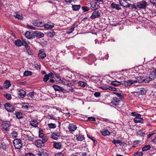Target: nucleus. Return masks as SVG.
<instances>
[{"mask_svg": "<svg viewBox=\"0 0 156 156\" xmlns=\"http://www.w3.org/2000/svg\"><path fill=\"white\" fill-rule=\"evenodd\" d=\"M53 146L54 148L56 149H60L62 148V145L61 142H54Z\"/></svg>", "mask_w": 156, "mask_h": 156, "instance_id": "obj_12", "label": "nucleus"}, {"mask_svg": "<svg viewBox=\"0 0 156 156\" xmlns=\"http://www.w3.org/2000/svg\"><path fill=\"white\" fill-rule=\"evenodd\" d=\"M84 12H87L89 10V8L87 7L83 6L82 7Z\"/></svg>", "mask_w": 156, "mask_h": 156, "instance_id": "obj_52", "label": "nucleus"}, {"mask_svg": "<svg viewBox=\"0 0 156 156\" xmlns=\"http://www.w3.org/2000/svg\"><path fill=\"white\" fill-rule=\"evenodd\" d=\"M135 80H133L134 81V83H135L138 82L139 83H141L144 81H146V79H145V78L143 77L142 76H138L136 78Z\"/></svg>", "mask_w": 156, "mask_h": 156, "instance_id": "obj_6", "label": "nucleus"}, {"mask_svg": "<svg viewBox=\"0 0 156 156\" xmlns=\"http://www.w3.org/2000/svg\"><path fill=\"white\" fill-rule=\"evenodd\" d=\"M34 34L35 36H36L38 38L42 37L44 36V34L40 31H35L34 32Z\"/></svg>", "mask_w": 156, "mask_h": 156, "instance_id": "obj_20", "label": "nucleus"}, {"mask_svg": "<svg viewBox=\"0 0 156 156\" xmlns=\"http://www.w3.org/2000/svg\"><path fill=\"white\" fill-rule=\"evenodd\" d=\"M11 134L13 138H16L17 136V133L15 131H13L12 132Z\"/></svg>", "mask_w": 156, "mask_h": 156, "instance_id": "obj_50", "label": "nucleus"}, {"mask_svg": "<svg viewBox=\"0 0 156 156\" xmlns=\"http://www.w3.org/2000/svg\"><path fill=\"white\" fill-rule=\"evenodd\" d=\"M44 136V134L43 133V130L41 129H39V136L40 137H43Z\"/></svg>", "mask_w": 156, "mask_h": 156, "instance_id": "obj_47", "label": "nucleus"}, {"mask_svg": "<svg viewBox=\"0 0 156 156\" xmlns=\"http://www.w3.org/2000/svg\"><path fill=\"white\" fill-rule=\"evenodd\" d=\"M52 87L55 91H58L63 92L65 90L64 88L57 85H53Z\"/></svg>", "mask_w": 156, "mask_h": 156, "instance_id": "obj_19", "label": "nucleus"}, {"mask_svg": "<svg viewBox=\"0 0 156 156\" xmlns=\"http://www.w3.org/2000/svg\"><path fill=\"white\" fill-rule=\"evenodd\" d=\"M34 93L33 92L29 93L27 95L28 98L29 99H34Z\"/></svg>", "mask_w": 156, "mask_h": 156, "instance_id": "obj_29", "label": "nucleus"}, {"mask_svg": "<svg viewBox=\"0 0 156 156\" xmlns=\"http://www.w3.org/2000/svg\"><path fill=\"white\" fill-rule=\"evenodd\" d=\"M136 92L138 93V94L143 95L145 93V90H144L143 89H140L139 90V91Z\"/></svg>", "mask_w": 156, "mask_h": 156, "instance_id": "obj_42", "label": "nucleus"}, {"mask_svg": "<svg viewBox=\"0 0 156 156\" xmlns=\"http://www.w3.org/2000/svg\"><path fill=\"white\" fill-rule=\"evenodd\" d=\"M38 56L39 58L43 59L46 57V55L45 52L43 50L41 49L39 52Z\"/></svg>", "mask_w": 156, "mask_h": 156, "instance_id": "obj_13", "label": "nucleus"}, {"mask_svg": "<svg viewBox=\"0 0 156 156\" xmlns=\"http://www.w3.org/2000/svg\"><path fill=\"white\" fill-rule=\"evenodd\" d=\"M150 146L149 145H148L143 147L142 149V150L143 151H145L150 149Z\"/></svg>", "mask_w": 156, "mask_h": 156, "instance_id": "obj_43", "label": "nucleus"}, {"mask_svg": "<svg viewBox=\"0 0 156 156\" xmlns=\"http://www.w3.org/2000/svg\"><path fill=\"white\" fill-rule=\"evenodd\" d=\"M113 93L116 94L120 100H122L123 99L124 96L122 94L117 92H114Z\"/></svg>", "mask_w": 156, "mask_h": 156, "instance_id": "obj_34", "label": "nucleus"}, {"mask_svg": "<svg viewBox=\"0 0 156 156\" xmlns=\"http://www.w3.org/2000/svg\"><path fill=\"white\" fill-rule=\"evenodd\" d=\"M120 102V100L116 97H114L112 101V103L115 105H119Z\"/></svg>", "mask_w": 156, "mask_h": 156, "instance_id": "obj_14", "label": "nucleus"}, {"mask_svg": "<svg viewBox=\"0 0 156 156\" xmlns=\"http://www.w3.org/2000/svg\"><path fill=\"white\" fill-rule=\"evenodd\" d=\"M25 156H35V155L32 153H29L26 154Z\"/></svg>", "mask_w": 156, "mask_h": 156, "instance_id": "obj_62", "label": "nucleus"}, {"mask_svg": "<svg viewBox=\"0 0 156 156\" xmlns=\"http://www.w3.org/2000/svg\"><path fill=\"white\" fill-rule=\"evenodd\" d=\"M25 36L29 39H32L35 37V35L32 32L27 31L25 33Z\"/></svg>", "mask_w": 156, "mask_h": 156, "instance_id": "obj_9", "label": "nucleus"}, {"mask_svg": "<svg viewBox=\"0 0 156 156\" xmlns=\"http://www.w3.org/2000/svg\"><path fill=\"white\" fill-rule=\"evenodd\" d=\"M34 26L38 27H41L43 26V23L39 20H36L34 23Z\"/></svg>", "mask_w": 156, "mask_h": 156, "instance_id": "obj_24", "label": "nucleus"}, {"mask_svg": "<svg viewBox=\"0 0 156 156\" xmlns=\"http://www.w3.org/2000/svg\"><path fill=\"white\" fill-rule=\"evenodd\" d=\"M112 85L115 86H118L121 85V83L120 82L117 81H113L111 83Z\"/></svg>", "mask_w": 156, "mask_h": 156, "instance_id": "obj_38", "label": "nucleus"}, {"mask_svg": "<svg viewBox=\"0 0 156 156\" xmlns=\"http://www.w3.org/2000/svg\"><path fill=\"white\" fill-rule=\"evenodd\" d=\"M78 84L79 86L83 87H85L87 85L86 83L82 81H80L78 82Z\"/></svg>", "mask_w": 156, "mask_h": 156, "instance_id": "obj_30", "label": "nucleus"}, {"mask_svg": "<svg viewBox=\"0 0 156 156\" xmlns=\"http://www.w3.org/2000/svg\"><path fill=\"white\" fill-rule=\"evenodd\" d=\"M57 75H58V76H57V78H55L56 80L60 83L63 82V80H61L60 76L58 74H57Z\"/></svg>", "mask_w": 156, "mask_h": 156, "instance_id": "obj_46", "label": "nucleus"}, {"mask_svg": "<svg viewBox=\"0 0 156 156\" xmlns=\"http://www.w3.org/2000/svg\"><path fill=\"white\" fill-rule=\"evenodd\" d=\"M78 26L77 24L76 23H74L71 26V28L73 30V31L74 30V29L76 27Z\"/></svg>", "mask_w": 156, "mask_h": 156, "instance_id": "obj_53", "label": "nucleus"}, {"mask_svg": "<svg viewBox=\"0 0 156 156\" xmlns=\"http://www.w3.org/2000/svg\"><path fill=\"white\" fill-rule=\"evenodd\" d=\"M73 31V30L71 28H70L67 30L66 33L68 34H70L72 33Z\"/></svg>", "mask_w": 156, "mask_h": 156, "instance_id": "obj_57", "label": "nucleus"}, {"mask_svg": "<svg viewBox=\"0 0 156 156\" xmlns=\"http://www.w3.org/2000/svg\"><path fill=\"white\" fill-rule=\"evenodd\" d=\"M9 122L5 121L2 123V127L6 131H8L10 129V125Z\"/></svg>", "mask_w": 156, "mask_h": 156, "instance_id": "obj_7", "label": "nucleus"}, {"mask_svg": "<svg viewBox=\"0 0 156 156\" xmlns=\"http://www.w3.org/2000/svg\"><path fill=\"white\" fill-rule=\"evenodd\" d=\"M32 75V72L30 71H26L23 73L24 76H25L31 75Z\"/></svg>", "mask_w": 156, "mask_h": 156, "instance_id": "obj_37", "label": "nucleus"}, {"mask_svg": "<svg viewBox=\"0 0 156 156\" xmlns=\"http://www.w3.org/2000/svg\"><path fill=\"white\" fill-rule=\"evenodd\" d=\"M17 94L18 97L21 98H23L26 94L25 91L21 89L17 90Z\"/></svg>", "mask_w": 156, "mask_h": 156, "instance_id": "obj_11", "label": "nucleus"}, {"mask_svg": "<svg viewBox=\"0 0 156 156\" xmlns=\"http://www.w3.org/2000/svg\"><path fill=\"white\" fill-rule=\"evenodd\" d=\"M100 15L101 13L99 11L95 10L93 12L90 18L92 19L98 18L100 17Z\"/></svg>", "mask_w": 156, "mask_h": 156, "instance_id": "obj_8", "label": "nucleus"}, {"mask_svg": "<svg viewBox=\"0 0 156 156\" xmlns=\"http://www.w3.org/2000/svg\"><path fill=\"white\" fill-rule=\"evenodd\" d=\"M141 116H138L137 117H136L134 119V122L136 123H143L144 122L143 119L141 117Z\"/></svg>", "mask_w": 156, "mask_h": 156, "instance_id": "obj_16", "label": "nucleus"}, {"mask_svg": "<svg viewBox=\"0 0 156 156\" xmlns=\"http://www.w3.org/2000/svg\"><path fill=\"white\" fill-rule=\"evenodd\" d=\"M131 114L132 115L136 116V117H137V116L139 115V116H141V115L140 114H138L135 112H132L131 113Z\"/></svg>", "mask_w": 156, "mask_h": 156, "instance_id": "obj_56", "label": "nucleus"}, {"mask_svg": "<svg viewBox=\"0 0 156 156\" xmlns=\"http://www.w3.org/2000/svg\"><path fill=\"white\" fill-rule=\"evenodd\" d=\"M134 83V81L132 80H127L124 82V84L126 87L130 86Z\"/></svg>", "mask_w": 156, "mask_h": 156, "instance_id": "obj_17", "label": "nucleus"}, {"mask_svg": "<svg viewBox=\"0 0 156 156\" xmlns=\"http://www.w3.org/2000/svg\"><path fill=\"white\" fill-rule=\"evenodd\" d=\"M143 154V153L142 151L137 152L135 154V156H142Z\"/></svg>", "mask_w": 156, "mask_h": 156, "instance_id": "obj_49", "label": "nucleus"}, {"mask_svg": "<svg viewBox=\"0 0 156 156\" xmlns=\"http://www.w3.org/2000/svg\"><path fill=\"white\" fill-rule=\"evenodd\" d=\"M77 129V126L76 125H74L73 124H70L68 127L69 130L71 132H74Z\"/></svg>", "mask_w": 156, "mask_h": 156, "instance_id": "obj_18", "label": "nucleus"}, {"mask_svg": "<svg viewBox=\"0 0 156 156\" xmlns=\"http://www.w3.org/2000/svg\"><path fill=\"white\" fill-rule=\"evenodd\" d=\"M14 16L18 20H21L23 18L22 16L19 14L18 12H15L14 14Z\"/></svg>", "mask_w": 156, "mask_h": 156, "instance_id": "obj_31", "label": "nucleus"}, {"mask_svg": "<svg viewBox=\"0 0 156 156\" xmlns=\"http://www.w3.org/2000/svg\"><path fill=\"white\" fill-rule=\"evenodd\" d=\"M48 77H50V78H52L54 77V74L52 73H50L48 75Z\"/></svg>", "mask_w": 156, "mask_h": 156, "instance_id": "obj_59", "label": "nucleus"}, {"mask_svg": "<svg viewBox=\"0 0 156 156\" xmlns=\"http://www.w3.org/2000/svg\"><path fill=\"white\" fill-rule=\"evenodd\" d=\"M147 3L144 1L139 2L137 3V6L138 8L141 9L145 8L147 5Z\"/></svg>", "mask_w": 156, "mask_h": 156, "instance_id": "obj_10", "label": "nucleus"}, {"mask_svg": "<svg viewBox=\"0 0 156 156\" xmlns=\"http://www.w3.org/2000/svg\"><path fill=\"white\" fill-rule=\"evenodd\" d=\"M87 120L90 121H95V118L92 117H89L87 118Z\"/></svg>", "mask_w": 156, "mask_h": 156, "instance_id": "obj_55", "label": "nucleus"}, {"mask_svg": "<svg viewBox=\"0 0 156 156\" xmlns=\"http://www.w3.org/2000/svg\"><path fill=\"white\" fill-rule=\"evenodd\" d=\"M51 137L54 139L57 140L58 139V137L60 136V133H53L51 135Z\"/></svg>", "mask_w": 156, "mask_h": 156, "instance_id": "obj_22", "label": "nucleus"}, {"mask_svg": "<svg viewBox=\"0 0 156 156\" xmlns=\"http://www.w3.org/2000/svg\"><path fill=\"white\" fill-rule=\"evenodd\" d=\"M46 142V140H38L35 141V144L37 147H41L44 146V143Z\"/></svg>", "mask_w": 156, "mask_h": 156, "instance_id": "obj_3", "label": "nucleus"}, {"mask_svg": "<svg viewBox=\"0 0 156 156\" xmlns=\"http://www.w3.org/2000/svg\"><path fill=\"white\" fill-rule=\"evenodd\" d=\"M48 127L51 129H54L56 127V125L54 123H49L48 124Z\"/></svg>", "mask_w": 156, "mask_h": 156, "instance_id": "obj_44", "label": "nucleus"}, {"mask_svg": "<svg viewBox=\"0 0 156 156\" xmlns=\"http://www.w3.org/2000/svg\"><path fill=\"white\" fill-rule=\"evenodd\" d=\"M150 1L152 4L156 5V0H150Z\"/></svg>", "mask_w": 156, "mask_h": 156, "instance_id": "obj_63", "label": "nucleus"}, {"mask_svg": "<svg viewBox=\"0 0 156 156\" xmlns=\"http://www.w3.org/2000/svg\"><path fill=\"white\" fill-rule=\"evenodd\" d=\"M13 144L15 148L16 149H20L21 148L23 144L21 140L16 139L13 142Z\"/></svg>", "mask_w": 156, "mask_h": 156, "instance_id": "obj_1", "label": "nucleus"}, {"mask_svg": "<svg viewBox=\"0 0 156 156\" xmlns=\"http://www.w3.org/2000/svg\"><path fill=\"white\" fill-rule=\"evenodd\" d=\"M25 47V48H26V49L28 51L30 49V47L28 45V44L26 41H24V43H23V45Z\"/></svg>", "mask_w": 156, "mask_h": 156, "instance_id": "obj_45", "label": "nucleus"}, {"mask_svg": "<svg viewBox=\"0 0 156 156\" xmlns=\"http://www.w3.org/2000/svg\"><path fill=\"white\" fill-rule=\"evenodd\" d=\"M156 78V69L151 72L148 76L147 77L146 81L149 82Z\"/></svg>", "mask_w": 156, "mask_h": 156, "instance_id": "obj_2", "label": "nucleus"}, {"mask_svg": "<svg viewBox=\"0 0 156 156\" xmlns=\"http://www.w3.org/2000/svg\"><path fill=\"white\" fill-rule=\"evenodd\" d=\"M55 33L52 30L49 31L47 33L48 36L51 37H53L55 35Z\"/></svg>", "mask_w": 156, "mask_h": 156, "instance_id": "obj_33", "label": "nucleus"}, {"mask_svg": "<svg viewBox=\"0 0 156 156\" xmlns=\"http://www.w3.org/2000/svg\"><path fill=\"white\" fill-rule=\"evenodd\" d=\"M49 79V77L48 74L45 75L43 78V81L44 82H46Z\"/></svg>", "mask_w": 156, "mask_h": 156, "instance_id": "obj_48", "label": "nucleus"}, {"mask_svg": "<svg viewBox=\"0 0 156 156\" xmlns=\"http://www.w3.org/2000/svg\"><path fill=\"white\" fill-rule=\"evenodd\" d=\"M4 106L6 110L8 112H12L14 110V106L9 103H5Z\"/></svg>", "mask_w": 156, "mask_h": 156, "instance_id": "obj_4", "label": "nucleus"}, {"mask_svg": "<svg viewBox=\"0 0 156 156\" xmlns=\"http://www.w3.org/2000/svg\"><path fill=\"white\" fill-rule=\"evenodd\" d=\"M94 95L96 97H100L101 94L100 92H96L94 93Z\"/></svg>", "mask_w": 156, "mask_h": 156, "instance_id": "obj_58", "label": "nucleus"}, {"mask_svg": "<svg viewBox=\"0 0 156 156\" xmlns=\"http://www.w3.org/2000/svg\"><path fill=\"white\" fill-rule=\"evenodd\" d=\"M108 89L110 90H112L113 91H115L116 90V88L112 87L109 86L108 87Z\"/></svg>", "mask_w": 156, "mask_h": 156, "instance_id": "obj_54", "label": "nucleus"}, {"mask_svg": "<svg viewBox=\"0 0 156 156\" xmlns=\"http://www.w3.org/2000/svg\"><path fill=\"white\" fill-rule=\"evenodd\" d=\"M102 134L104 136L109 135H110V132L106 129H103L102 130L101 132Z\"/></svg>", "mask_w": 156, "mask_h": 156, "instance_id": "obj_28", "label": "nucleus"}, {"mask_svg": "<svg viewBox=\"0 0 156 156\" xmlns=\"http://www.w3.org/2000/svg\"><path fill=\"white\" fill-rule=\"evenodd\" d=\"M4 96L7 99L10 100L12 98L11 95L8 93H5L4 94Z\"/></svg>", "mask_w": 156, "mask_h": 156, "instance_id": "obj_41", "label": "nucleus"}, {"mask_svg": "<svg viewBox=\"0 0 156 156\" xmlns=\"http://www.w3.org/2000/svg\"><path fill=\"white\" fill-rule=\"evenodd\" d=\"M55 156H63V154L62 152L58 153L55 154Z\"/></svg>", "mask_w": 156, "mask_h": 156, "instance_id": "obj_61", "label": "nucleus"}, {"mask_svg": "<svg viewBox=\"0 0 156 156\" xmlns=\"http://www.w3.org/2000/svg\"><path fill=\"white\" fill-rule=\"evenodd\" d=\"M37 154L38 156H47V154L44 151L43 149H41L38 151Z\"/></svg>", "mask_w": 156, "mask_h": 156, "instance_id": "obj_23", "label": "nucleus"}, {"mask_svg": "<svg viewBox=\"0 0 156 156\" xmlns=\"http://www.w3.org/2000/svg\"><path fill=\"white\" fill-rule=\"evenodd\" d=\"M48 119H52V120H56V118L53 115H49L48 116Z\"/></svg>", "mask_w": 156, "mask_h": 156, "instance_id": "obj_51", "label": "nucleus"}, {"mask_svg": "<svg viewBox=\"0 0 156 156\" xmlns=\"http://www.w3.org/2000/svg\"><path fill=\"white\" fill-rule=\"evenodd\" d=\"M15 114L16 117L19 119H20L23 118L22 114L20 112H16Z\"/></svg>", "mask_w": 156, "mask_h": 156, "instance_id": "obj_35", "label": "nucleus"}, {"mask_svg": "<svg viewBox=\"0 0 156 156\" xmlns=\"http://www.w3.org/2000/svg\"><path fill=\"white\" fill-rule=\"evenodd\" d=\"M72 8L73 10L74 11H77L80 8V5H72Z\"/></svg>", "mask_w": 156, "mask_h": 156, "instance_id": "obj_32", "label": "nucleus"}, {"mask_svg": "<svg viewBox=\"0 0 156 156\" xmlns=\"http://www.w3.org/2000/svg\"><path fill=\"white\" fill-rule=\"evenodd\" d=\"M28 27L29 28L32 30H35V27H34L33 26L28 25Z\"/></svg>", "mask_w": 156, "mask_h": 156, "instance_id": "obj_64", "label": "nucleus"}, {"mask_svg": "<svg viewBox=\"0 0 156 156\" xmlns=\"http://www.w3.org/2000/svg\"><path fill=\"white\" fill-rule=\"evenodd\" d=\"M89 4L90 5V9L92 10H94L97 9L98 8V5L97 2L94 1H91Z\"/></svg>", "mask_w": 156, "mask_h": 156, "instance_id": "obj_5", "label": "nucleus"}, {"mask_svg": "<svg viewBox=\"0 0 156 156\" xmlns=\"http://www.w3.org/2000/svg\"><path fill=\"white\" fill-rule=\"evenodd\" d=\"M30 125L34 127H36L37 126L38 122L36 120L33 119L30 121Z\"/></svg>", "mask_w": 156, "mask_h": 156, "instance_id": "obj_21", "label": "nucleus"}, {"mask_svg": "<svg viewBox=\"0 0 156 156\" xmlns=\"http://www.w3.org/2000/svg\"><path fill=\"white\" fill-rule=\"evenodd\" d=\"M26 41L25 40L22 39V41L20 40H18L15 42V44L16 45L18 46H20L21 45H23L24 41Z\"/></svg>", "mask_w": 156, "mask_h": 156, "instance_id": "obj_25", "label": "nucleus"}, {"mask_svg": "<svg viewBox=\"0 0 156 156\" xmlns=\"http://www.w3.org/2000/svg\"><path fill=\"white\" fill-rule=\"evenodd\" d=\"M76 138L77 140L79 141H82L84 138L83 136L80 135H77Z\"/></svg>", "mask_w": 156, "mask_h": 156, "instance_id": "obj_39", "label": "nucleus"}, {"mask_svg": "<svg viewBox=\"0 0 156 156\" xmlns=\"http://www.w3.org/2000/svg\"><path fill=\"white\" fill-rule=\"evenodd\" d=\"M127 2L125 0H120L119 1V3L121 5L125 7V6H126Z\"/></svg>", "mask_w": 156, "mask_h": 156, "instance_id": "obj_36", "label": "nucleus"}, {"mask_svg": "<svg viewBox=\"0 0 156 156\" xmlns=\"http://www.w3.org/2000/svg\"><path fill=\"white\" fill-rule=\"evenodd\" d=\"M111 6L112 9H115L117 10H119L121 9V8L119 5L116 4L115 3H112L111 4Z\"/></svg>", "mask_w": 156, "mask_h": 156, "instance_id": "obj_15", "label": "nucleus"}, {"mask_svg": "<svg viewBox=\"0 0 156 156\" xmlns=\"http://www.w3.org/2000/svg\"><path fill=\"white\" fill-rule=\"evenodd\" d=\"M11 85L10 81L9 80H6L4 83V87L6 88H8Z\"/></svg>", "mask_w": 156, "mask_h": 156, "instance_id": "obj_27", "label": "nucleus"}, {"mask_svg": "<svg viewBox=\"0 0 156 156\" xmlns=\"http://www.w3.org/2000/svg\"><path fill=\"white\" fill-rule=\"evenodd\" d=\"M54 26V24L53 23L51 24L50 23H48L45 24L44 25V27L47 29H51Z\"/></svg>", "mask_w": 156, "mask_h": 156, "instance_id": "obj_26", "label": "nucleus"}, {"mask_svg": "<svg viewBox=\"0 0 156 156\" xmlns=\"http://www.w3.org/2000/svg\"><path fill=\"white\" fill-rule=\"evenodd\" d=\"M62 83L64 85H69V83H68V81L66 80H65V81H64L63 80V82L61 83Z\"/></svg>", "mask_w": 156, "mask_h": 156, "instance_id": "obj_60", "label": "nucleus"}, {"mask_svg": "<svg viewBox=\"0 0 156 156\" xmlns=\"http://www.w3.org/2000/svg\"><path fill=\"white\" fill-rule=\"evenodd\" d=\"M112 142L115 144H119L120 145H122V141L119 140H114L112 141Z\"/></svg>", "mask_w": 156, "mask_h": 156, "instance_id": "obj_40", "label": "nucleus"}]
</instances>
